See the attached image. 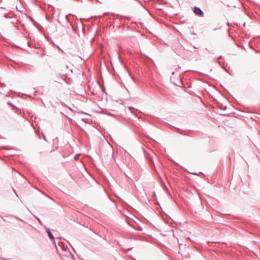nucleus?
I'll return each mask as SVG.
<instances>
[{
  "mask_svg": "<svg viewBox=\"0 0 260 260\" xmlns=\"http://www.w3.org/2000/svg\"><path fill=\"white\" fill-rule=\"evenodd\" d=\"M5 17L7 18V14H5Z\"/></svg>",
  "mask_w": 260,
  "mask_h": 260,
  "instance_id": "nucleus-5",
  "label": "nucleus"
},
{
  "mask_svg": "<svg viewBox=\"0 0 260 260\" xmlns=\"http://www.w3.org/2000/svg\"><path fill=\"white\" fill-rule=\"evenodd\" d=\"M38 220H39V221L40 222H41V221H40V220L39 219H38Z\"/></svg>",
  "mask_w": 260,
  "mask_h": 260,
  "instance_id": "nucleus-6",
  "label": "nucleus"
},
{
  "mask_svg": "<svg viewBox=\"0 0 260 260\" xmlns=\"http://www.w3.org/2000/svg\"><path fill=\"white\" fill-rule=\"evenodd\" d=\"M190 173L191 174H193V175H198V174H196L195 173Z\"/></svg>",
  "mask_w": 260,
  "mask_h": 260,
  "instance_id": "nucleus-3",
  "label": "nucleus"
},
{
  "mask_svg": "<svg viewBox=\"0 0 260 260\" xmlns=\"http://www.w3.org/2000/svg\"><path fill=\"white\" fill-rule=\"evenodd\" d=\"M27 44H28V45L29 46H30V43H29V42H28Z\"/></svg>",
  "mask_w": 260,
  "mask_h": 260,
  "instance_id": "nucleus-4",
  "label": "nucleus"
},
{
  "mask_svg": "<svg viewBox=\"0 0 260 260\" xmlns=\"http://www.w3.org/2000/svg\"><path fill=\"white\" fill-rule=\"evenodd\" d=\"M193 12H194V14L197 15H198L200 16H203V15H204L203 12L202 11V10L200 8H199L198 7H195L194 8Z\"/></svg>",
  "mask_w": 260,
  "mask_h": 260,
  "instance_id": "nucleus-1",
  "label": "nucleus"
},
{
  "mask_svg": "<svg viewBox=\"0 0 260 260\" xmlns=\"http://www.w3.org/2000/svg\"><path fill=\"white\" fill-rule=\"evenodd\" d=\"M46 231H47V234L48 235V236L51 239V240H54V237L50 231V230L48 229H46Z\"/></svg>",
  "mask_w": 260,
  "mask_h": 260,
  "instance_id": "nucleus-2",
  "label": "nucleus"
}]
</instances>
